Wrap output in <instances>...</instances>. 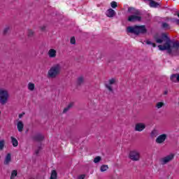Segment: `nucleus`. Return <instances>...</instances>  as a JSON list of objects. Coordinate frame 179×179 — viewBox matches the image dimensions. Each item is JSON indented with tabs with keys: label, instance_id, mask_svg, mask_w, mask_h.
Masks as SVG:
<instances>
[{
	"label": "nucleus",
	"instance_id": "f257e3e1",
	"mask_svg": "<svg viewBox=\"0 0 179 179\" xmlns=\"http://www.w3.org/2000/svg\"><path fill=\"white\" fill-rule=\"evenodd\" d=\"M153 38L157 44H162L166 42L164 45H159L158 48L160 51H166L167 50L168 54H171L173 52V50L171 49V39L167 36L166 33L155 34L153 36Z\"/></svg>",
	"mask_w": 179,
	"mask_h": 179
},
{
	"label": "nucleus",
	"instance_id": "f03ea898",
	"mask_svg": "<svg viewBox=\"0 0 179 179\" xmlns=\"http://www.w3.org/2000/svg\"><path fill=\"white\" fill-rule=\"evenodd\" d=\"M127 34H135V36H139V34H146L148 33V29L145 25L141 26H129L127 28Z\"/></svg>",
	"mask_w": 179,
	"mask_h": 179
},
{
	"label": "nucleus",
	"instance_id": "7ed1b4c3",
	"mask_svg": "<svg viewBox=\"0 0 179 179\" xmlns=\"http://www.w3.org/2000/svg\"><path fill=\"white\" fill-rule=\"evenodd\" d=\"M62 69V66L60 64L53 65L48 71V78L50 79H55V78H57V76L61 73Z\"/></svg>",
	"mask_w": 179,
	"mask_h": 179
},
{
	"label": "nucleus",
	"instance_id": "20e7f679",
	"mask_svg": "<svg viewBox=\"0 0 179 179\" xmlns=\"http://www.w3.org/2000/svg\"><path fill=\"white\" fill-rule=\"evenodd\" d=\"M9 99V92L5 90H0V103L1 106H5L8 103Z\"/></svg>",
	"mask_w": 179,
	"mask_h": 179
},
{
	"label": "nucleus",
	"instance_id": "39448f33",
	"mask_svg": "<svg viewBox=\"0 0 179 179\" xmlns=\"http://www.w3.org/2000/svg\"><path fill=\"white\" fill-rule=\"evenodd\" d=\"M129 158L132 162H139L141 160V152L136 150H133L129 152Z\"/></svg>",
	"mask_w": 179,
	"mask_h": 179
},
{
	"label": "nucleus",
	"instance_id": "423d86ee",
	"mask_svg": "<svg viewBox=\"0 0 179 179\" xmlns=\"http://www.w3.org/2000/svg\"><path fill=\"white\" fill-rule=\"evenodd\" d=\"M173 159H174V154H170L166 156L165 157L161 158L159 159V162L161 164H162V166H164V164H167V163H170V162H171Z\"/></svg>",
	"mask_w": 179,
	"mask_h": 179
},
{
	"label": "nucleus",
	"instance_id": "0eeeda50",
	"mask_svg": "<svg viewBox=\"0 0 179 179\" xmlns=\"http://www.w3.org/2000/svg\"><path fill=\"white\" fill-rule=\"evenodd\" d=\"M128 21L131 22L132 23L135 22H141L142 21V17L141 15H130L128 17Z\"/></svg>",
	"mask_w": 179,
	"mask_h": 179
},
{
	"label": "nucleus",
	"instance_id": "6e6552de",
	"mask_svg": "<svg viewBox=\"0 0 179 179\" xmlns=\"http://www.w3.org/2000/svg\"><path fill=\"white\" fill-rule=\"evenodd\" d=\"M44 135L41 134H37L35 136H32V140H34L35 142H43V141L45 139Z\"/></svg>",
	"mask_w": 179,
	"mask_h": 179
},
{
	"label": "nucleus",
	"instance_id": "1a4fd4ad",
	"mask_svg": "<svg viewBox=\"0 0 179 179\" xmlns=\"http://www.w3.org/2000/svg\"><path fill=\"white\" fill-rule=\"evenodd\" d=\"M146 128V124L145 123H137L135 126V131H138V132H142L143 129Z\"/></svg>",
	"mask_w": 179,
	"mask_h": 179
},
{
	"label": "nucleus",
	"instance_id": "9d476101",
	"mask_svg": "<svg viewBox=\"0 0 179 179\" xmlns=\"http://www.w3.org/2000/svg\"><path fill=\"white\" fill-rule=\"evenodd\" d=\"M166 139H167V134H164L159 136L156 138L155 142L157 143H163V142H164V141H166Z\"/></svg>",
	"mask_w": 179,
	"mask_h": 179
},
{
	"label": "nucleus",
	"instance_id": "9b49d317",
	"mask_svg": "<svg viewBox=\"0 0 179 179\" xmlns=\"http://www.w3.org/2000/svg\"><path fill=\"white\" fill-rule=\"evenodd\" d=\"M129 13H131L133 15H142V13L141 11L135 9L134 8H128Z\"/></svg>",
	"mask_w": 179,
	"mask_h": 179
},
{
	"label": "nucleus",
	"instance_id": "f8f14e48",
	"mask_svg": "<svg viewBox=\"0 0 179 179\" xmlns=\"http://www.w3.org/2000/svg\"><path fill=\"white\" fill-rule=\"evenodd\" d=\"M12 162V155H10V153H8L6 155L4 162H3V164H5V166H9V163H10Z\"/></svg>",
	"mask_w": 179,
	"mask_h": 179
},
{
	"label": "nucleus",
	"instance_id": "ddd939ff",
	"mask_svg": "<svg viewBox=\"0 0 179 179\" xmlns=\"http://www.w3.org/2000/svg\"><path fill=\"white\" fill-rule=\"evenodd\" d=\"M170 80L174 83H177V82H179V73L172 74L170 76Z\"/></svg>",
	"mask_w": 179,
	"mask_h": 179
},
{
	"label": "nucleus",
	"instance_id": "4468645a",
	"mask_svg": "<svg viewBox=\"0 0 179 179\" xmlns=\"http://www.w3.org/2000/svg\"><path fill=\"white\" fill-rule=\"evenodd\" d=\"M106 16L108 17H114L115 16V11L113 8H110L106 11Z\"/></svg>",
	"mask_w": 179,
	"mask_h": 179
},
{
	"label": "nucleus",
	"instance_id": "2eb2a0df",
	"mask_svg": "<svg viewBox=\"0 0 179 179\" xmlns=\"http://www.w3.org/2000/svg\"><path fill=\"white\" fill-rule=\"evenodd\" d=\"M48 54L50 58H55V57H57V50L55 49H50Z\"/></svg>",
	"mask_w": 179,
	"mask_h": 179
},
{
	"label": "nucleus",
	"instance_id": "dca6fc26",
	"mask_svg": "<svg viewBox=\"0 0 179 179\" xmlns=\"http://www.w3.org/2000/svg\"><path fill=\"white\" fill-rule=\"evenodd\" d=\"M85 83V77L80 76L77 78V86H82Z\"/></svg>",
	"mask_w": 179,
	"mask_h": 179
},
{
	"label": "nucleus",
	"instance_id": "f3484780",
	"mask_svg": "<svg viewBox=\"0 0 179 179\" xmlns=\"http://www.w3.org/2000/svg\"><path fill=\"white\" fill-rule=\"evenodd\" d=\"M17 128L19 132H23V128H24V124H23V122L19 121L17 124Z\"/></svg>",
	"mask_w": 179,
	"mask_h": 179
},
{
	"label": "nucleus",
	"instance_id": "a211bd4d",
	"mask_svg": "<svg viewBox=\"0 0 179 179\" xmlns=\"http://www.w3.org/2000/svg\"><path fill=\"white\" fill-rule=\"evenodd\" d=\"M150 6L151 8H158V6H160V4L153 0H150Z\"/></svg>",
	"mask_w": 179,
	"mask_h": 179
},
{
	"label": "nucleus",
	"instance_id": "6ab92c4d",
	"mask_svg": "<svg viewBox=\"0 0 179 179\" xmlns=\"http://www.w3.org/2000/svg\"><path fill=\"white\" fill-rule=\"evenodd\" d=\"M73 102H71L67 107L64 108V110H63V114H65L66 113H68V110H69L71 108H72V107H73Z\"/></svg>",
	"mask_w": 179,
	"mask_h": 179
},
{
	"label": "nucleus",
	"instance_id": "aec40b11",
	"mask_svg": "<svg viewBox=\"0 0 179 179\" xmlns=\"http://www.w3.org/2000/svg\"><path fill=\"white\" fill-rule=\"evenodd\" d=\"M11 142H12L13 146H14V148L17 147V145H19V142L15 137H13V136L11 137Z\"/></svg>",
	"mask_w": 179,
	"mask_h": 179
},
{
	"label": "nucleus",
	"instance_id": "412c9836",
	"mask_svg": "<svg viewBox=\"0 0 179 179\" xmlns=\"http://www.w3.org/2000/svg\"><path fill=\"white\" fill-rule=\"evenodd\" d=\"M34 34H35L34 31H33L32 29L27 30V37H29V38H33Z\"/></svg>",
	"mask_w": 179,
	"mask_h": 179
},
{
	"label": "nucleus",
	"instance_id": "4be33fe9",
	"mask_svg": "<svg viewBox=\"0 0 179 179\" xmlns=\"http://www.w3.org/2000/svg\"><path fill=\"white\" fill-rule=\"evenodd\" d=\"M57 171L52 170L50 175V179H57Z\"/></svg>",
	"mask_w": 179,
	"mask_h": 179
},
{
	"label": "nucleus",
	"instance_id": "5701e85b",
	"mask_svg": "<svg viewBox=\"0 0 179 179\" xmlns=\"http://www.w3.org/2000/svg\"><path fill=\"white\" fill-rule=\"evenodd\" d=\"M16 176H17V170L12 171L10 179H15V177H16Z\"/></svg>",
	"mask_w": 179,
	"mask_h": 179
},
{
	"label": "nucleus",
	"instance_id": "b1692460",
	"mask_svg": "<svg viewBox=\"0 0 179 179\" xmlns=\"http://www.w3.org/2000/svg\"><path fill=\"white\" fill-rule=\"evenodd\" d=\"M100 170L102 173L104 171H107V170H108V165H102L101 166Z\"/></svg>",
	"mask_w": 179,
	"mask_h": 179
},
{
	"label": "nucleus",
	"instance_id": "393cba45",
	"mask_svg": "<svg viewBox=\"0 0 179 179\" xmlns=\"http://www.w3.org/2000/svg\"><path fill=\"white\" fill-rule=\"evenodd\" d=\"M145 43L146 44H148V45H152V47H157V45H156V43H152V41H149V40H147L146 41H145Z\"/></svg>",
	"mask_w": 179,
	"mask_h": 179
},
{
	"label": "nucleus",
	"instance_id": "a878e982",
	"mask_svg": "<svg viewBox=\"0 0 179 179\" xmlns=\"http://www.w3.org/2000/svg\"><path fill=\"white\" fill-rule=\"evenodd\" d=\"M5 147V141H0V150H3V148Z\"/></svg>",
	"mask_w": 179,
	"mask_h": 179
},
{
	"label": "nucleus",
	"instance_id": "bb28decb",
	"mask_svg": "<svg viewBox=\"0 0 179 179\" xmlns=\"http://www.w3.org/2000/svg\"><path fill=\"white\" fill-rule=\"evenodd\" d=\"M162 28L166 29H170V25L167 22H163L162 23Z\"/></svg>",
	"mask_w": 179,
	"mask_h": 179
},
{
	"label": "nucleus",
	"instance_id": "cd10ccee",
	"mask_svg": "<svg viewBox=\"0 0 179 179\" xmlns=\"http://www.w3.org/2000/svg\"><path fill=\"white\" fill-rule=\"evenodd\" d=\"M28 89H29V90H31V91L34 90V84L29 83L28 84Z\"/></svg>",
	"mask_w": 179,
	"mask_h": 179
},
{
	"label": "nucleus",
	"instance_id": "c85d7f7f",
	"mask_svg": "<svg viewBox=\"0 0 179 179\" xmlns=\"http://www.w3.org/2000/svg\"><path fill=\"white\" fill-rule=\"evenodd\" d=\"M101 162V157L97 156L94 159V163H99Z\"/></svg>",
	"mask_w": 179,
	"mask_h": 179
},
{
	"label": "nucleus",
	"instance_id": "c756f323",
	"mask_svg": "<svg viewBox=\"0 0 179 179\" xmlns=\"http://www.w3.org/2000/svg\"><path fill=\"white\" fill-rule=\"evenodd\" d=\"M164 106V103L163 102H158L156 104L157 108H162V107H163Z\"/></svg>",
	"mask_w": 179,
	"mask_h": 179
},
{
	"label": "nucleus",
	"instance_id": "7c9ffc66",
	"mask_svg": "<svg viewBox=\"0 0 179 179\" xmlns=\"http://www.w3.org/2000/svg\"><path fill=\"white\" fill-rule=\"evenodd\" d=\"M157 136V131L153 130V131L151 132V137H152V138H156Z\"/></svg>",
	"mask_w": 179,
	"mask_h": 179
},
{
	"label": "nucleus",
	"instance_id": "2f4dec72",
	"mask_svg": "<svg viewBox=\"0 0 179 179\" xmlns=\"http://www.w3.org/2000/svg\"><path fill=\"white\" fill-rule=\"evenodd\" d=\"M173 48H176V50H178V48H179V42L176 41L175 43H173Z\"/></svg>",
	"mask_w": 179,
	"mask_h": 179
},
{
	"label": "nucleus",
	"instance_id": "473e14b6",
	"mask_svg": "<svg viewBox=\"0 0 179 179\" xmlns=\"http://www.w3.org/2000/svg\"><path fill=\"white\" fill-rule=\"evenodd\" d=\"M71 44L75 45L76 44V39L75 38V36H73L70 39Z\"/></svg>",
	"mask_w": 179,
	"mask_h": 179
},
{
	"label": "nucleus",
	"instance_id": "72a5a7b5",
	"mask_svg": "<svg viewBox=\"0 0 179 179\" xmlns=\"http://www.w3.org/2000/svg\"><path fill=\"white\" fill-rule=\"evenodd\" d=\"M9 30H10V27H6L3 30V34L6 35L8 33H9Z\"/></svg>",
	"mask_w": 179,
	"mask_h": 179
},
{
	"label": "nucleus",
	"instance_id": "f704fd0d",
	"mask_svg": "<svg viewBox=\"0 0 179 179\" xmlns=\"http://www.w3.org/2000/svg\"><path fill=\"white\" fill-rule=\"evenodd\" d=\"M110 6H111V8H113V9L117 8V2L112 1L110 3Z\"/></svg>",
	"mask_w": 179,
	"mask_h": 179
},
{
	"label": "nucleus",
	"instance_id": "c9c22d12",
	"mask_svg": "<svg viewBox=\"0 0 179 179\" xmlns=\"http://www.w3.org/2000/svg\"><path fill=\"white\" fill-rule=\"evenodd\" d=\"M115 83V78H111L109 80V85H114Z\"/></svg>",
	"mask_w": 179,
	"mask_h": 179
},
{
	"label": "nucleus",
	"instance_id": "e433bc0d",
	"mask_svg": "<svg viewBox=\"0 0 179 179\" xmlns=\"http://www.w3.org/2000/svg\"><path fill=\"white\" fill-rule=\"evenodd\" d=\"M41 150V146H39L38 148V149L35 151V155H36V156L38 155V153H40V151Z\"/></svg>",
	"mask_w": 179,
	"mask_h": 179
},
{
	"label": "nucleus",
	"instance_id": "4c0bfd02",
	"mask_svg": "<svg viewBox=\"0 0 179 179\" xmlns=\"http://www.w3.org/2000/svg\"><path fill=\"white\" fill-rule=\"evenodd\" d=\"M106 88L109 90L110 92H113V87L108 85H106Z\"/></svg>",
	"mask_w": 179,
	"mask_h": 179
},
{
	"label": "nucleus",
	"instance_id": "58836bf2",
	"mask_svg": "<svg viewBox=\"0 0 179 179\" xmlns=\"http://www.w3.org/2000/svg\"><path fill=\"white\" fill-rule=\"evenodd\" d=\"M86 177V175L85 174H82V175H80L77 179H85Z\"/></svg>",
	"mask_w": 179,
	"mask_h": 179
},
{
	"label": "nucleus",
	"instance_id": "ea45409f",
	"mask_svg": "<svg viewBox=\"0 0 179 179\" xmlns=\"http://www.w3.org/2000/svg\"><path fill=\"white\" fill-rule=\"evenodd\" d=\"M41 30H42V31H44V30H45V26L41 27Z\"/></svg>",
	"mask_w": 179,
	"mask_h": 179
},
{
	"label": "nucleus",
	"instance_id": "a19ab883",
	"mask_svg": "<svg viewBox=\"0 0 179 179\" xmlns=\"http://www.w3.org/2000/svg\"><path fill=\"white\" fill-rule=\"evenodd\" d=\"M24 113H22V114H20L19 115V118H22V117H23V115H24Z\"/></svg>",
	"mask_w": 179,
	"mask_h": 179
},
{
	"label": "nucleus",
	"instance_id": "79ce46f5",
	"mask_svg": "<svg viewBox=\"0 0 179 179\" xmlns=\"http://www.w3.org/2000/svg\"><path fill=\"white\" fill-rule=\"evenodd\" d=\"M168 93H169V91L166 90L164 91V94H168Z\"/></svg>",
	"mask_w": 179,
	"mask_h": 179
},
{
	"label": "nucleus",
	"instance_id": "37998d69",
	"mask_svg": "<svg viewBox=\"0 0 179 179\" xmlns=\"http://www.w3.org/2000/svg\"><path fill=\"white\" fill-rule=\"evenodd\" d=\"M176 15H177L178 17H179V12H178Z\"/></svg>",
	"mask_w": 179,
	"mask_h": 179
},
{
	"label": "nucleus",
	"instance_id": "c03bdc74",
	"mask_svg": "<svg viewBox=\"0 0 179 179\" xmlns=\"http://www.w3.org/2000/svg\"><path fill=\"white\" fill-rule=\"evenodd\" d=\"M0 115H1V110H0Z\"/></svg>",
	"mask_w": 179,
	"mask_h": 179
}]
</instances>
